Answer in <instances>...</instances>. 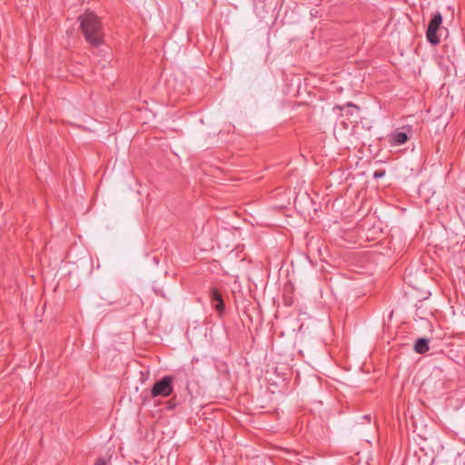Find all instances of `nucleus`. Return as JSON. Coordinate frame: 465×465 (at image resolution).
Returning a JSON list of instances; mask_svg holds the SVG:
<instances>
[{
	"label": "nucleus",
	"mask_w": 465,
	"mask_h": 465,
	"mask_svg": "<svg viewBox=\"0 0 465 465\" xmlns=\"http://www.w3.org/2000/svg\"><path fill=\"white\" fill-rule=\"evenodd\" d=\"M85 40L93 46L104 43V32L98 17L94 13H85L79 17Z\"/></svg>",
	"instance_id": "1"
},
{
	"label": "nucleus",
	"mask_w": 465,
	"mask_h": 465,
	"mask_svg": "<svg viewBox=\"0 0 465 465\" xmlns=\"http://www.w3.org/2000/svg\"><path fill=\"white\" fill-rule=\"evenodd\" d=\"M173 378L166 375L156 381L151 390L153 397H168L173 391Z\"/></svg>",
	"instance_id": "2"
},
{
	"label": "nucleus",
	"mask_w": 465,
	"mask_h": 465,
	"mask_svg": "<svg viewBox=\"0 0 465 465\" xmlns=\"http://www.w3.org/2000/svg\"><path fill=\"white\" fill-rule=\"evenodd\" d=\"M442 23V15L440 12L435 13L427 28L426 37L429 43L431 45H438L440 41L437 32L440 30Z\"/></svg>",
	"instance_id": "3"
},
{
	"label": "nucleus",
	"mask_w": 465,
	"mask_h": 465,
	"mask_svg": "<svg viewBox=\"0 0 465 465\" xmlns=\"http://www.w3.org/2000/svg\"><path fill=\"white\" fill-rule=\"evenodd\" d=\"M340 110L342 112V116H346L351 123H358L360 119L359 111L360 107L353 104L352 103H348L345 105L340 107Z\"/></svg>",
	"instance_id": "4"
},
{
	"label": "nucleus",
	"mask_w": 465,
	"mask_h": 465,
	"mask_svg": "<svg viewBox=\"0 0 465 465\" xmlns=\"http://www.w3.org/2000/svg\"><path fill=\"white\" fill-rule=\"evenodd\" d=\"M211 299L213 306L219 313H223L224 311V303L222 295L217 290L211 291Z\"/></svg>",
	"instance_id": "5"
},
{
	"label": "nucleus",
	"mask_w": 465,
	"mask_h": 465,
	"mask_svg": "<svg viewBox=\"0 0 465 465\" xmlns=\"http://www.w3.org/2000/svg\"><path fill=\"white\" fill-rule=\"evenodd\" d=\"M409 139V136L406 133L397 131L391 134L390 137V142L391 145H401L404 144Z\"/></svg>",
	"instance_id": "6"
},
{
	"label": "nucleus",
	"mask_w": 465,
	"mask_h": 465,
	"mask_svg": "<svg viewBox=\"0 0 465 465\" xmlns=\"http://www.w3.org/2000/svg\"><path fill=\"white\" fill-rule=\"evenodd\" d=\"M414 350L420 354H423L430 350V340L427 338H419L415 344Z\"/></svg>",
	"instance_id": "7"
},
{
	"label": "nucleus",
	"mask_w": 465,
	"mask_h": 465,
	"mask_svg": "<svg viewBox=\"0 0 465 465\" xmlns=\"http://www.w3.org/2000/svg\"><path fill=\"white\" fill-rule=\"evenodd\" d=\"M94 465H107V461L104 459L100 458L95 461Z\"/></svg>",
	"instance_id": "8"
},
{
	"label": "nucleus",
	"mask_w": 465,
	"mask_h": 465,
	"mask_svg": "<svg viewBox=\"0 0 465 465\" xmlns=\"http://www.w3.org/2000/svg\"><path fill=\"white\" fill-rule=\"evenodd\" d=\"M382 176H383V173L376 172L374 173V178H380V177H382Z\"/></svg>",
	"instance_id": "9"
}]
</instances>
